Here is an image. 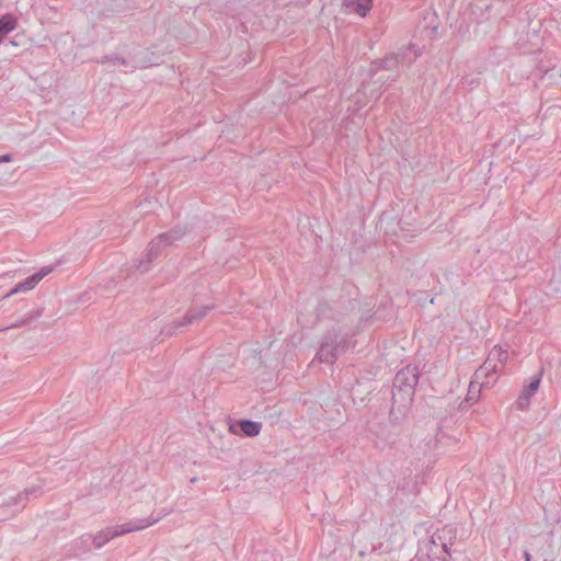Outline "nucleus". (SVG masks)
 I'll return each instance as SVG.
<instances>
[{
  "mask_svg": "<svg viewBox=\"0 0 561 561\" xmlns=\"http://www.w3.org/2000/svg\"><path fill=\"white\" fill-rule=\"evenodd\" d=\"M158 519H159L158 517H150L146 520H141L138 524L130 523L127 525H119V526L108 528L102 534V537H103L102 539L95 538V545H96V547H102L105 542H107L112 538H115L117 536L125 535V534H128L131 531L142 530V529L153 525L154 523H157Z\"/></svg>",
  "mask_w": 561,
  "mask_h": 561,
  "instance_id": "1",
  "label": "nucleus"
},
{
  "mask_svg": "<svg viewBox=\"0 0 561 561\" xmlns=\"http://www.w3.org/2000/svg\"><path fill=\"white\" fill-rule=\"evenodd\" d=\"M49 267L42 268L38 273L27 277L24 282L19 283L9 294L8 296H12L14 294L21 291H28L33 289L46 275L50 273Z\"/></svg>",
  "mask_w": 561,
  "mask_h": 561,
  "instance_id": "2",
  "label": "nucleus"
},
{
  "mask_svg": "<svg viewBox=\"0 0 561 561\" xmlns=\"http://www.w3.org/2000/svg\"><path fill=\"white\" fill-rule=\"evenodd\" d=\"M508 352L504 350L503 347L496 345L494 346L489 354L486 365H492V369L494 371L502 370L505 366V364L508 360Z\"/></svg>",
  "mask_w": 561,
  "mask_h": 561,
  "instance_id": "3",
  "label": "nucleus"
},
{
  "mask_svg": "<svg viewBox=\"0 0 561 561\" xmlns=\"http://www.w3.org/2000/svg\"><path fill=\"white\" fill-rule=\"evenodd\" d=\"M343 5L351 12L365 18L373 8V0H343Z\"/></svg>",
  "mask_w": 561,
  "mask_h": 561,
  "instance_id": "4",
  "label": "nucleus"
},
{
  "mask_svg": "<svg viewBox=\"0 0 561 561\" xmlns=\"http://www.w3.org/2000/svg\"><path fill=\"white\" fill-rule=\"evenodd\" d=\"M540 386V378L534 377L524 387L522 394L519 397V404L527 405L531 399V397L537 392Z\"/></svg>",
  "mask_w": 561,
  "mask_h": 561,
  "instance_id": "5",
  "label": "nucleus"
},
{
  "mask_svg": "<svg viewBox=\"0 0 561 561\" xmlns=\"http://www.w3.org/2000/svg\"><path fill=\"white\" fill-rule=\"evenodd\" d=\"M18 21L12 14H5L0 19L1 39L16 27Z\"/></svg>",
  "mask_w": 561,
  "mask_h": 561,
  "instance_id": "6",
  "label": "nucleus"
},
{
  "mask_svg": "<svg viewBox=\"0 0 561 561\" xmlns=\"http://www.w3.org/2000/svg\"><path fill=\"white\" fill-rule=\"evenodd\" d=\"M242 432L248 436H255L260 433V425L252 421H243L240 424Z\"/></svg>",
  "mask_w": 561,
  "mask_h": 561,
  "instance_id": "7",
  "label": "nucleus"
},
{
  "mask_svg": "<svg viewBox=\"0 0 561 561\" xmlns=\"http://www.w3.org/2000/svg\"><path fill=\"white\" fill-rule=\"evenodd\" d=\"M405 375H411V376H412V378H413V380H415V375L413 374V370H411L409 367H407L405 369H402L401 371H399V373L397 374L396 379H397V380H400V379H402L403 377H405Z\"/></svg>",
  "mask_w": 561,
  "mask_h": 561,
  "instance_id": "8",
  "label": "nucleus"
},
{
  "mask_svg": "<svg viewBox=\"0 0 561 561\" xmlns=\"http://www.w3.org/2000/svg\"><path fill=\"white\" fill-rule=\"evenodd\" d=\"M209 311V307H203V309L198 312L197 317L198 318H203L207 314V312ZM194 318H196V316H192L190 321H192Z\"/></svg>",
  "mask_w": 561,
  "mask_h": 561,
  "instance_id": "9",
  "label": "nucleus"
},
{
  "mask_svg": "<svg viewBox=\"0 0 561 561\" xmlns=\"http://www.w3.org/2000/svg\"><path fill=\"white\" fill-rule=\"evenodd\" d=\"M12 160L10 154L0 156V163L1 162H10Z\"/></svg>",
  "mask_w": 561,
  "mask_h": 561,
  "instance_id": "10",
  "label": "nucleus"
},
{
  "mask_svg": "<svg viewBox=\"0 0 561 561\" xmlns=\"http://www.w3.org/2000/svg\"><path fill=\"white\" fill-rule=\"evenodd\" d=\"M526 559H527V561H529V556L528 554L526 556Z\"/></svg>",
  "mask_w": 561,
  "mask_h": 561,
  "instance_id": "11",
  "label": "nucleus"
}]
</instances>
